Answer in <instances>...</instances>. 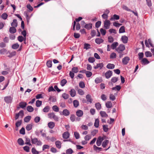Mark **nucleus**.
I'll return each mask as SVG.
<instances>
[{"label":"nucleus","mask_w":154,"mask_h":154,"mask_svg":"<svg viewBox=\"0 0 154 154\" xmlns=\"http://www.w3.org/2000/svg\"><path fill=\"white\" fill-rule=\"evenodd\" d=\"M86 99L87 100V101L91 103L92 101V99L91 98V96L89 94H87L86 96Z\"/></svg>","instance_id":"2eb2a0df"},{"label":"nucleus","mask_w":154,"mask_h":154,"mask_svg":"<svg viewBox=\"0 0 154 154\" xmlns=\"http://www.w3.org/2000/svg\"><path fill=\"white\" fill-rule=\"evenodd\" d=\"M94 149L97 152H99L101 151L102 148L101 147H99L96 146L95 145H94L93 146Z\"/></svg>","instance_id":"6ab92c4d"},{"label":"nucleus","mask_w":154,"mask_h":154,"mask_svg":"<svg viewBox=\"0 0 154 154\" xmlns=\"http://www.w3.org/2000/svg\"><path fill=\"white\" fill-rule=\"evenodd\" d=\"M99 121L98 119H96L94 123V126L96 128H98L99 126Z\"/></svg>","instance_id":"cd10ccee"},{"label":"nucleus","mask_w":154,"mask_h":154,"mask_svg":"<svg viewBox=\"0 0 154 154\" xmlns=\"http://www.w3.org/2000/svg\"><path fill=\"white\" fill-rule=\"evenodd\" d=\"M121 39L123 43H127L128 38L126 36L123 35Z\"/></svg>","instance_id":"ddd939ff"},{"label":"nucleus","mask_w":154,"mask_h":154,"mask_svg":"<svg viewBox=\"0 0 154 154\" xmlns=\"http://www.w3.org/2000/svg\"><path fill=\"white\" fill-rule=\"evenodd\" d=\"M102 81V80L101 78L100 77L97 78L95 80V82L97 84L100 83Z\"/></svg>","instance_id":"e433bc0d"},{"label":"nucleus","mask_w":154,"mask_h":154,"mask_svg":"<svg viewBox=\"0 0 154 154\" xmlns=\"http://www.w3.org/2000/svg\"><path fill=\"white\" fill-rule=\"evenodd\" d=\"M76 113V116L78 117H81L83 115V112L82 110H78L77 111Z\"/></svg>","instance_id":"9d476101"},{"label":"nucleus","mask_w":154,"mask_h":154,"mask_svg":"<svg viewBox=\"0 0 154 154\" xmlns=\"http://www.w3.org/2000/svg\"><path fill=\"white\" fill-rule=\"evenodd\" d=\"M48 126L50 128L52 129L55 126V123L53 122H51L48 123Z\"/></svg>","instance_id":"f3484780"},{"label":"nucleus","mask_w":154,"mask_h":154,"mask_svg":"<svg viewBox=\"0 0 154 154\" xmlns=\"http://www.w3.org/2000/svg\"><path fill=\"white\" fill-rule=\"evenodd\" d=\"M92 24L91 23H88L85 24V28L86 29L89 30L92 28Z\"/></svg>","instance_id":"a211bd4d"},{"label":"nucleus","mask_w":154,"mask_h":154,"mask_svg":"<svg viewBox=\"0 0 154 154\" xmlns=\"http://www.w3.org/2000/svg\"><path fill=\"white\" fill-rule=\"evenodd\" d=\"M7 51V50L5 48H2L0 50V53L2 54H4Z\"/></svg>","instance_id":"69168bd1"},{"label":"nucleus","mask_w":154,"mask_h":154,"mask_svg":"<svg viewBox=\"0 0 154 154\" xmlns=\"http://www.w3.org/2000/svg\"><path fill=\"white\" fill-rule=\"evenodd\" d=\"M79 86L81 88H84L85 87V84L84 82H81L79 83Z\"/></svg>","instance_id":"774afa93"},{"label":"nucleus","mask_w":154,"mask_h":154,"mask_svg":"<svg viewBox=\"0 0 154 154\" xmlns=\"http://www.w3.org/2000/svg\"><path fill=\"white\" fill-rule=\"evenodd\" d=\"M42 104V101L39 100H37L36 102V106L37 107H40Z\"/></svg>","instance_id":"09e8293b"},{"label":"nucleus","mask_w":154,"mask_h":154,"mask_svg":"<svg viewBox=\"0 0 154 154\" xmlns=\"http://www.w3.org/2000/svg\"><path fill=\"white\" fill-rule=\"evenodd\" d=\"M118 43L117 42L113 43L111 46V47L112 49H115L118 45Z\"/></svg>","instance_id":"c85d7f7f"},{"label":"nucleus","mask_w":154,"mask_h":154,"mask_svg":"<svg viewBox=\"0 0 154 154\" xmlns=\"http://www.w3.org/2000/svg\"><path fill=\"white\" fill-rule=\"evenodd\" d=\"M9 32L11 33H14L16 32V29L15 27H11L9 29Z\"/></svg>","instance_id":"b1692460"},{"label":"nucleus","mask_w":154,"mask_h":154,"mask_svg":"<svg viewBox=\"0 0 154 154\" xmlns=\"http://www.w3.org/2000/svg\"><path fill=\"white\" fill-rule=\"evenodd\" d=\"M26 105V103L23 102H21L20 103L19 105L20 107L23 109L25 107Z\"/></svg>","instance_id":"aec40b11"},{"label":"nucleus","mask_w":154,"mask_h":154,"mask_svg":"<svg viewBox=\"0 0 154 154\" xmlns=\"http://www.w3.org/2000/svg\"><path fill=\"white\" fill-rule=\"evenodd\" d=\"M48 116L49 118L50 119H53L54 120L56 121H58L59 120V118L54 113L52 112L48 114Z\"/></svg>","instance_id":"20e7f679"},{"label":"nucleus","mask_w":154,"mask_h":154,"mask_svg":"<svg viewBox=\"0 0 154 154\" xmlns=\"http://www.w3.org/2000/svg\"><path fill=\"white\" fill-rule=\"evenodd\" d=\"M119 19V16L116 14H115L110 18V20L111 21L114 20H118Z\"/></svg>","instance_id":"9b49d317"},{"label":"nucleus","mask_w":154,"mask_h":154,"mask_svg":"<svg viewBox=\"0 0 154 154\" xmlns=\"http://www.w3.org/2000/svg\"><path fill=\"white\" fill-rule=\"evenodd\" d=\"M91 135L88 134L85 136L84 139L86 141H88L91 139Z\"/></svg>","instance_id":"79ce46f5"},{"label":"nucleus","mask_w":154,"mask_h":154,"mask_svg":"<svg viewBox=\"0 0 154 154\" xmlns=\"http://www.w3.org/2000/svg\"><path fill=\"white\" fill-rule=\"evenodd\" d=\"M85 74L86 75V76L88 78H89L92 75V73L91 72L86 71Z\"/></svg>","instance_id":"de8ad7c7"},{"label":"nucleus","mask_w":154,"mask_h":154,"mask_svg":"<svg viewBox=\"0 0 154 154\" xmlns=\"http://www.w3.org/2000/svg\"><path fill=\"white\" fill-rule=\"evenodd\" d=\"M109 140H105L102 143V146L103 148H105L106 145L108 144L109 143Z\"/></svg>","instance_id":"7c9ffc66"},{"label":"nucleus","mask_w":154,"mask_h":154,"mask_svg":"<svg viewBox=\"0 0 154 154\" xmlns=\"http://www.w3.org/2000/svg\"><path fill=\"white\" fill-rule=\"evenodd\" d=\"M11 25L12 27H16L17 26V20L16 19H14L13 22L11 23Z\"/></svg>","instance_id":"5701e85b"},{"label":"nucleus","mask_w":154,"mask_h":154,"mask_svg":"<svg viewBox=\"0 0 154 154\" xmlns=\"http://www.w3.org/2000/svg\"><path fill=\"white\" fill-rule=\"evenodd\" d=\"M16 54V52L15 51H13L11 53H9V55L8 56L9 57H11L13 56H14Z\"/></svg>","instance_id":"338daca9"},{"label":"nucleus","mask_w":154,"mask_h":154,"mask_svg":"<svg viewBox=\"0 0 154 154\" xmlns=\"http://www.w3.org/2000/svg\"><path fill=\"white\" fill-rule=\"evenodd\" d=\"M52 109L54 111L58 112L59 111V108L56 105H54L52 107Z\"/></svg>","instance_id":"c03bdc74"},{"label":"nucleus","mask_w":154,"mask_h":154,"mask_svg":"<svg viewBox=\"0 0 154 154\" xmlns=\"http://www.w3.org/2000/svg\"><path fill=\"white\" fill-rule=\"evenodd\" d=\"M100 32L101 34L103 35H105L106 33V31L103 28H101L100 29Z\"/></svg>","instance_id":"0e129e2a"},{"label":"nucleus","mask_w":154,"mask_h":154,"mask_svg":"<svg viewBox=\"0 0 154 154\" xmlns=\"http://www.w3.org/2000/svg\"><path fill=\"white\" fill-rule=\"evenodd\" d=\"M130 60V58L128 56H126L122 59V63L124 65H127L128 63Z\"/></svg>","instance_id":"0eeeda50"},{"label":"nucleus","mask_w":154,"mask_h":154,"mask_svg":"<svg viewBox=\"0 0 154 154\" xmlns=\"http://www.w3.org/2000/svg\"><path fill=\"white\" fill-rule=\"evenodd\" d=\"M66 82V80L65 79H63L60 82V85L62 86H63Z\"/></svg>","instance_id":"37998d69"},{"label":"nucleus","mask_w":154,"mask_h":154,"mask_svg":"<svg viewBox=\"0 0 154 154\" xmlns=\"http://www.w3.org/2000/svg\"><path fill=\"white\" fill-rule=\"evenodd\" d=\"M143 52H140L138 54V55L139 56V60L143 59Z\"/></svg>","instance_id":"e2e57ef3"},{"label":"nucleus","mask_w":154,"mask_h":154,"mask_svg":"<svg viewBox=\"0 0 154 154\" xmlns=\"http://www.w3.org/2000/svg\"><path fill=\"white\" fill-rule=\"evenodd\" d=\"M112 74V71L109 70L106 72L105 74V76L106 79H109L110 77Z\"/></svg>","instance_id":"1a4fd4ad"},{"label":"nucleus","mask_w":154,"mask_h":154,"mask_svg":"<svg viewBox=\"0 0 154 154\" xmlns=\"http://www.w3.org/2000/svg\"><path fill=\"white\" fill-rule=\"evenodd\" d=\"M74 135L75 138L77 139H79L80 137L79 134L77 132H74Z\"/></svg>","instance_id":"680f3d73"},{"label":"nucleus","mask_w":154,"mask_h":154,"mask_svg":"<svg viewBox=\"0 0 154 154\" xmlns=\"http://www.w3.org/2000/svg\"><path fill=\"white\" fill-rule=\"evenodd\" d=\"M121 88V87L120 85H116L115 87L112 88V90H117L119 91Z\"/></svg>","instance_id":"8fccbe9b"},{"label":"nucleus","mask_w":154,"mask_h":154,"mask_svg":"<svg viewBox=\"0 0 154 154\" xmlns=\"http://www.w3.org/2000/svg\"><path fill=\"white\" fill-rule=\"evenodd\" d=\"M145 55L146 57H151L152 56V54L150 51L146 52Z\"/></svg>","instance_id":"bf43d9fd"},{"label":"nucleus","mask_w":154,"mask_h":154,"mask_svg":"<svg viewBox=\"0 0 154 154\" xmlns=\"http://www.w3.org/2000/svg\"><path fill=\"white\" fill-rule=\"evenodd\" d=\"M125 32V28L124 26H121L119 29V33H123Z\"/></svg>","instance_id":"58836bf2"},{"label":"nucleus","mask_w":154,"mask_h":154,"mask_svg":"<svg viewBox=\"0 0 154 154\" xmlns=\"http://www.w3.org/2000/svg\"><path fill=\"white\" fill-rule=\"evenodd\" d=\"M27 110L28 112H32L33 111L34 109L31 106H29L27 107Z\"/></svg>","instance_id":"4c0bfd02"},{"label":"nucleus","mask_w":154,"mask_h":154,"mask_svg":"<svg viewBox=\"0 0 154 154\" xmlns=\"http://www.w3.org/2000/svg\"><path fill=\"white\" fill-rule=\"evenodd\" d=\"M32 152L33 154H38V152L36 150L34 147H33L32 149Z\"/></svg>","instance_id":"5fc2aeb1"},{"label":"nucleus","mask_w":154,"mask_h":154,"mask_svg":"<svg viewBox=\"0 0 154 154\" xmlns=\"http://www.w3.org/2000/svg\"><path fill=\"white\" fill-rule=\"evenodd\" d=\"M18 40L20 42H22L24 40L25 38H24L22 36H19L17 38Z\"/></svg>","instance_id":"4d7b16f0"},{"label":"nucleus","mask_w":154,"mask_h":154,"mask_svg":"<svg viewBox=\"0 0 154 154\" xmlns=\"http://www.w3.org/2000/svg\"><path fill=\"white\" fill-rule=\"evenodd\" d=\"M125 49V45H120L119 46L116 48V50L119 53L121 54L122 52Z\"/></svg>","instance_id":"f03ea898"},{"label":"nucleus","mask_w":154,"mask_h":154,"mask_svg":"<svg viewBox=\"0 0 154 154\" xmlns=\"http://www.w3.org/2000/svg\"><path fill=\"white\" fill-rule=\"evenodd\" d=\"M4 100L7 103H11L12 102L13 97L11 96L5 97H4Z\"/></svg>","instance_id":"39448f33"},{"label":"nucleus","mask_w":154,"mask_h":154,"mask_svg":"<svg viewBox=\"0 0 154 154\" xmlns=\"http://www.w3.org/2000/svg\"><path fill=\"white\" fill-rule=\"evenodd\" d=\"M95 107L97 110H99L101 108V105L99 103H97L95 104Z\"/></svg>","instance_id":"ea45409f"},{"label":"nucleus","mask_w":154,"mask_h":154,"mask_svg":"<svg viewBox=\"0 0 154 154\" xmlns=\"http://www.w3.org/2000/svg\"><path fill=\"white\" fill-rule=\"evenodd\" d=\"M70 119L72 122H74L75 120V116L74 115H71L70 117Z\"/></svg>","instance_id":"13d9d810"},{"label":"nucleus","mask_w":154,"mask_h":154,"mask_svg":"<svg viewBox=\"0 0 154 154\" xmlns=\"http://www.w3.org/2000/svg\"><path fill=\"white\" fill-rule=\"evenodd\" d=\"M113 25L116 27H119L122 24L117 22H114L113 23Z\"/></svg>","instance_id":"052dcab7"},{"label":"nucleus","mask_w":154,"mask_h":154,"mask_svg":"<svg viewBox=\"0 0 154 154\" xmlns=\"http://www.w3.org/2000/svg\"><path fill=\"white\" fill-rule=\"evenodd\" d=\"M55 144L56 147L60 149L61 146V143L60 141L57 140L55 142Z\"/></svg>","instance_id":"dca6fc26"},{"label":"nucleus","mask_w":154,"mask_h":154,"mask_svg":"<svg viewBox=\"0 0 154 154\" xmlns=\"http://www.w3.org/2000/svg\"><path fill=\"white\" fill-rule=\"evenodd\" d=\"M69 133L68 131H66L64 132L62 135L63 137L65 139H66L69 138Z\"/></svg>","instance_id":"6e6552de"},{"label":"nucleus","mask_w":154,"mask_h":154,"mask_svg":"<svg viewBox=\"0 0 154 154\" xmlns=\"http://www.w3.org/2000/svg\"><path fill=\"white\" fill-rule=\"evenodd\" d=\"M62 114L65 116H67L70 114V112L67 109H64L62 112Z\"/></svg>","instance_id":"f8f14e48"},{"label":"nucleus","mask_w":154,"mask_h":154,"mask_svg":"<svg viewBox=\"0 0 154 154\" xmlns=\"http://www.w3.org/2000/svg\"><path fill=\"white\" fill-rule=\"evenodd\" d=\"M31 119V116H28L25 117L24 119V121L26 122H29Z\"/></svg>","instance_id":"c9c22d12"},{"label":"nucleus","mask_w":154,"mask_h":154,"mask_svg":"<svg viewBox=\"0 0 154 154\" xmlns=\"http://www.w3.org/2000/svg\"><path fill=\"white\" fill-rule=\"evenodd\" d=\"M32 124H29L27 125L26 127V129L27 131L30 130L32 128Z\"/></svg>","instance_id":"c756f323"},{"label":"nucleus","mask_w":154,"mask_h":154,"mask_svg":"<svg viewBox=\"0 0 154 154\" xmlns=\"http://www.w3.org/2000/svg\"><path fill=\"white\" fill-rule=\"evenodd\" d=\"M72 71L74 73H76L79 71V69L77 67H73L72 69Z\"/></svg>","instance_id":"49530a36"},{"label":"nucleus","mask_w":154,"mask_h":154,"mask_svg":"<svg viewBox=\"0 0 154 154\" xmlns=\"http://www.w3.org/2000/svg\"><path fill=\"white\" fill-rule=\"evenodd\" d=\"M100 113L101 116L102 117H107L108 116V115L106 113V112L103 111H101Z\"/></svg>","instance_id":"2f4dec72"},{"label":"nucleus","mask_w":154,"mask_h":154,"mask_svg":"<svg viewBox=\"0 0 154 154\" xmlns=\"http://www.w3.org/2000/svg\"><path fill=\"white\" fill-rule=\"evenodd\" d=\"M115 67V65L113 64L109 63L106 66V68L110 69H113Z\"/></svg>","instance_id":"393cba45"},{"label":"nucleus","mask_w":154,"mask_h":154,"mask_svg":"<svg viewBox=\"0 0 154 154\" xmlns=\"http://www.w3.org/2000/svg\"><path fill=\"white\" fill-rule=\"evenodd\" d=\"M106 106L107 108H110L112 106V103L110 101H108L106 103Z\"/></svg>","instance_id":"a878e982"},{"label":"nucleus","mask_w":154,"mask_h":154,"mask_svg":"<svg viewBox=\"0 0 154 154\" xmlns=\"http://www.w3.org/2000/svg\"><path fill=\"white\" fill-rule=\"evenodd\" d=\"M90 45L88 43H85L84 44V48L87 50L90 48Z\"/></svg>","instance_id":"6e6d98bb"},{"label":"nucleus","mask_w":154,"mask_h":154,"mask_svg":"<svg viewBox=\"0 0 154 154\" xmlns=\"http://www.w3.org/2000/svg\"><path fill=\"white\" fill-rule=\"evenodd\" d=\"M66 152L67 154H72L73 152V151L71 148H69L66 150Z\"/></svg>","instance_id":"864d4df0"},{"label":"nucleus","mask_w":154,"mask_h":154,"mask_svg":"<svg viewBox=\"0 0 154 154\" xmlns=\"http://www.w3.org/2000/svg\"><path fill=\"white\" fill-rule=\"evenodd\" d=\"M17 142L20 145H23L24 144V141L21 138H19L18 139Z\"/></svg>","instance_id":"473e14b6"},{"label":"nucleus","mask_w":154,"mask_h":154,"mask_svg":"<svg viewBox=\"0 0 154 154\" xmlns=\"http://www.w3.org/2000/svg\"><path fill=\"white\" fill-rule=\"evenodd\" d=\"M95 42L98 44H100L103 42V40L101 38H97L95 39Z\"/></svg>","instance_id":"412c9836"},{"label":"nucleus","mask_w":154,"mask_h":154,"mask_svg":"<svg viewBox=\"0 0 154 154\" xmlns=\"http://www.w3.org/2000/svg\"><path fill=\"white\" fill-rule=\"evenodd\" d=\"M69 93L71 96L72 97H75L76 95V91L73 89H71L69 91Z\"/></svg>","instance_id":"4468645a"},{"label":"nucleus","mask_w":154,"mask_h":154,"mask_svg":"<svg viewBox=\"0 0 154 154\" xmlns=\"http://www.w3.org/2000/svg\"><path fill=\"white\" fill-rule=\"evenodd\" d=\"M31 140L32 144L37 146H41L42 144V142L36 138H31Z\"/></svg>","instance_id":"f257e3e1"},{"label":"nucleus","mask_w":154,"mask_h":154,"mask_svg":"<svg viewBox=\"0 0 154 154\" xmlns=\"http://www.w3.org/2000/svg\"><path fill=\"white\" fill-rule=\"evenodd\" d=\"M25 144L26 145H28L29 146H31V144L30 143V140L29 138L28 137L25 138Z\"/></svg>","instance_id":"bb28decb"},{"label":"nucleus","mask_w":154,"mask_h":154,"mask_svg":"<svg viewBox=\"0 0 154 154\" xmlns=\"http://www.w3.org/2000/svg\"><path fill=\"white\" fill-rule=\"evenodd\" d=\"M74 106L75 107H77L79 105V102L77 100H75L73 101Z\"/></svg>","instance_id":"72a5a7b5"},{"label":"nucleus","mask_w":154,"mask_h":154,"mask_svg":"<svg viewBox=\"0 0 154 154\" xmlns=\"http://www.w3.org/2000/svg\"><path fill=\"white\" fill-rule=\"evenodd\" d=\"M141 63L142 64H147L149 63V62L146 58H144L142 59Z\"/></svg>","instance_id":"4be33fe9"},{"label":"nucleus","mask_w":154,"mask_h":154,"mask_svg":"<svg viewBox=\"0 0 154 154\" xmlns=\"http://www.w3.org/2000/svg\"><path fill=\"white\" fill-rule=\"evenodd\" d=\"M47 66L49 68L51 67L52 66V61L51 60L48 61L46 63Z\"/></svg>","instance_id":"603ef678"},{"label":"nucleus","mask_w":154,"mask_h":154,"mask_svg":"<svg viewBox=\"0 0 154 154\" xmlns=\"http://www.w3.org/2000/svg\"><path fill=\"white\" fill-rule=\"evenodd\" d=\"M111 22L109 20H106L104 21V28L106 29L109 28Z\"/></svg>","instance_id":"7ed1b4c3"},{"label":"nucleus","mask_w":154,"mask_h":154,"mask_svg":"<svg viewBox=\"0 0 154 154\" xmlns=\"http://www.w3.org/2000/svg\"><path fill=\"white\" fill-rule=\"evenodd\" d=\"M104 139L103 137L99 136L97 138L96 141V144L97 146H100L101 145L102 142L104 140Z\"/></svg>","instance_id":"423d86ee"},{"label":"nucleus","mask_w":154,"mask_h":154,"mask_svg":"<svg viewBox=\"0 0 154 154\" xmlns=\"http://www.w3.org/2000/svg\"><path fill=\"white\" fill-rule=\"evenodd\" d=\"M149 43V44H150V43H152L151 40L150 39H148V41L147 40H146L145 41V44L146 45V47H148V48L149 47V45L148 43Z\"/></svg>","instance_id":"f704fd0d"},{"label":"nucleus","mask_w":154,"mask_h":154,"mask_svg":"<svg viewBox=\"0 0 154 154\" xmlns=\"http://www.w3.org/2000/svg\"><path fill=\"white\" fill-rule=\"evenodd\" d=\"M50 107L48 106H46L43 109V111L45 112H49Z\"/></svg>","instance_id":"a19ab883"},{"label":"nucleus","mask_w":154,"mask_h":154,"mask_svg":"<svg viewBox=\"0 0 154 154\" xmlns=\"http://www.w3.org/2000/svg\"><path fill=\"white\" fill-rule=\"evenodd\" d=\"M69 95L68 94L64 93L62 94V97L64 99L66 100L68 99L69 97Z\"/></svg>","instance_id":"a18cd8bd"},{"label":"nucleus","mask_w":154,"mask_h":154,"mask_svg":"<svg viewBox=\"0 0 154 154\" xmlns=\"http://www.w3.org/2000/svg\"><path fill=\"white\" fill-rule=\"evenodd\" d=\"M19 46V45L18 44L16 43L12 45V48L14 49H16L18 48Z\"/></svg>","instance_id":"3c124183"}]
</instances>
